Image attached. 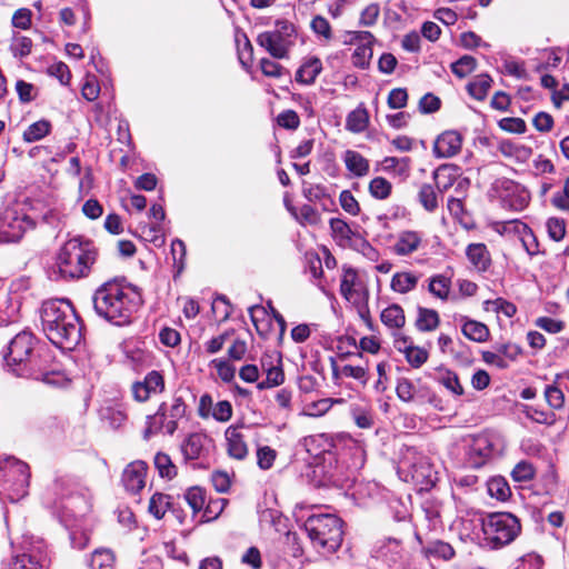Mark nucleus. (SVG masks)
<instances>
[{
  "mask_svg": "<svg viewBox=\"0 0 569 569\" xmlns=\"http://www.w3.org/2000/svg\"><path fill=\"white\" fill-rule=\"evenodd\" d=\"M92 303L99 317L121 327L131 322L133 313L142 305V297L133 286L112 280L94 291Z\"/></svg>",
  "mask_w": 569,
  "mask_h": 569,
  "instance_id": "nucleus-1",
  "label": "nucleus"
},
{
  "mask_svg": "<svg viewBox=\"0 0 569 569\" xmlns=\"http://www.w3.org/2000/svg\"><path fill=\"white\" fill-rule=\"evenodd\" d=\"M41 323L47 338L66 350L76 348L82 338L81 326L70 301L54 299L43 302Z\"/></svg>",
  "mask_w": 569,
  "mask_h": 569,
  "instance_id": "nucleus-2",
  "label": "nucleus"
},
{
  "mask_svg": "<svg viewBox=\"0 0 569 569\" xmlns=\"http://www.w3.org/2000/svg\"><path fill=\"white\" fill-rule=\"evenodd\" d=\"M97 256V249L90 240L81 237L69 239L59 250L56 260L57 270L53 272L62 279L87 277Z\"/></svg>",
  "mask_w": 569,
  "mask_h": 569,
  "instance_id": "nucleus-3",
  "label": "nucleus"
},
{
  "mask_svg": "<svg viewBox=\"0 0 569 569\" xmlns=\"http://www.w3.org/2000/svg\"><path fill=\"white\" fill-rule=\"evenodd\" d=\"M312 546L322 553L335 552L342 542V520L331 513H315L303 523Z\"/></svg>",
  "mask_w": 569,
  "mask_h": 569,
  "instance_id": "nucleus-4",
  "label": "nucleus"
},
{
  "mask_svg": "<svg viewBox=\"0 0 569 569\" xmlns=\"http://www.w3.org/2000/svg\"><path fill=\"white\" fill-rule=\"evenodd\" d=\"M481 545L498 550L510 545L521 532L520 520L510 512H492L481 518Z\"/></svg>",
  "mask_w": 569,
  "mask_h": 569,
  "instance_id": "nucleus-5",
  "label": "nucleus"
},
{
  "mask_svg": "<svg viewBox=\"0 0 569 569\" xmlns=\"http://www.w3.org/2000/svg\"><path fill=\"white\" fill-rule=\"evenodd\" d=\"M34 345L36 339L28 331H21L11 339L3 359L16 376H39V368L28 362L34 355Z\"/></svg>",
  "mask_w": 569,
  "mask_h": 569,
  "instance_id": "nucleus-6",
  "label": "nucleus"
},
{
  "mask_svg": "<svg viewBox=\"0 0 569 569\" xmlns=\"http://www.w3.org/2000/svg\"><path fill=\"white\" fill-rule=\"evenodd\" d=\"M295 27L286 20H277L274 29L257 36L256 42L273 59H286L293 46Z\"/></svg>",
  "mask_w": 569,
  "mask_h": 569,
  "instance_id": "nucleus-7",
  "label": "nucleus"
},
{
  "mask_svg": "<svg viewBox=\"0 0 569 569\" xmlns=\"http://www.w3.org/2000/svg\"><path fill=\"white\" fill-rule=\"evenodd\" d=\"M187 405L181 397H174L170 403L162 402L153 416L148 417V427L144 437L151 433L164 431L173 435L178 429V422L184 417Z\"/></svg>",
  "mask_w": 569,
  "mask_h": 569,
  "instance_id": "nucleus-8",
  "label": "nucleus"
},
{
  "mask_svg": "<svg viewBox=\"0 0 569 569\" xmlns=\"http://www.w3.org/2000/svg\"><path fill=\"white\" fill-rule=\"evenodd\" d=\"M33 228L30 218L17 207H7L0 211V242H14Z\"/></svg>",
  "mask_w": 569,
  "mask_h": 569,
  "instance_id": "nucleus-9",
  "label": "nucleus"
},
{
  "mask_svg": "<svg viewBox=\"0 0 569 569\" xmlns=\"http://www.w3.org/2000/svg\"><path fill=\"white\" fill-rule=\"evenodd\" d=\"M358 280L357 271L351 267H343V276L340 283V293L345 297L346 300L353 302L355 305H359V312L361 317H365V312L368 311L367 298L368 290L363 289V303L360 305V291L356 288Z\"/></svg>",
  "mask_w": 569,
  "mask_h": 569,
  "instance_id": "nucleus-10",
  "label": "nucleus"
},
{
  "mask_svg": "<svg viewBox=\"0 0 569 569\" xmlns=\"http://www.w3.org/2000/svg\"><path fill=\"white\" fill-rule=\"evenodd\" d=\"M146 475V462L138 460L129 463L122 472V483L126 490L131 493L139 492L144 487Z\"/></svg>",
  "mask_w": 569,
  "mask_h": 569,
  "instance_id": "nucleus-11",
  "label": "nucleus"
},
{
  "mask_svg": "<svg viewBox=\"0 0 569 569\" xmlns=\"http://www.w3.org/2000/svg\"><path fill=\"white\" fill-rule=\"evenodd\" d=\"M211 439L202 432L189 435L181 445V451L187 460L203 458L208 451Z\"/></svg>",
  "mask_w": 569,
  "mask_h": 569,
  "instance_id": "nucleus-12",
  "label": "nucleus"
},
{
  "mask_svg": "<svg viewBox=\"0 0 569 569\" xmlns=\"http://www.w3.org/2000/svg\"><path fill=\"white\" fill-rule=\"evenodd\" d=\"M461 144L462 139L457 131H445L435 141L433 153L437 158H451L460 151Z\"/></svg>",
  "mask_w": 569,
  "mask_h": 569,
  "instance_id": "nucleus-13",
  "label": "nucleus"
},
{
  "mask_svg": "<svg viewBox=\"0 0 569 569\" xmlns=\"http://www.w3.org/2000/svg\"><path fill=\"white\" fill-rule=\"evenodd\" d=\"M228 455L237 460H243L249 452L244 435L238 426H229L224 432Z\"/></svg>",
  "mask_w": 569,
  "mask_h": 569,
  "instance_id": "nucleus-14",
  "label": "nucleus"
},
{
  "mask_svg": "<svg viewBox=\"0 0 569 569\" xmlns=\"http://www.w3.org/2000/svg\"><path fill=\"white\" fill-rule=\"evenodd\" d=\"M502 188L506 191V194L502 197L505 206L516 211L523 210L528 206L529 196L525 190H520V187L513 181H502Z\"/></svg>",
  "mask_w": 569,
  "mask_h": 569,
  "instance_id": "nucleus-15",
  "label": "nucleus"
},
{
  "mask_svg": "<svg viewBox=\"0 0 569 569\" xmlns=\"http://www.w3.org/2000/svg\"><path fill=\"white\" fill-rule=\"evenodd\" d=\"M261 367L266 371V380L258 382L259 390L270 389L278 387L284 381V372L281 367V359H278V365H272L271 358H262Z\"/></svg>",
  "mask_w": 569,
  "mask_h": 569,
  "instance_id": "nucleus-16",
  "label": "nucleus"
},
{
  "mask_svg": "<svg viewBox=\"0 0 569 569\" xmlns=\"http://www.w3.org/2000/svg\"><path fill=\"white\" fill-rule=\"evenodd\" d=\"M492 445L486 437L475 439L468 451V463L472 468L482 467L491 457Z\"/></svg>",
  "mask_w": 569,
  "mask_h": 569,
  "instance_id": "nucleus-17",
  "label": "nucleus"
},
{
  "mask_svg": "<svg viewBox=\"0 0 569 569\" xmlns=\"http://www.w3.org/2000/svg\"><path fill=\"white\" fill-rule=\"evenodd\" d=\"M421 242L422 237L419 232L412 230L401 231L392 246V251L398 256H408L417 251Z\"/></svg>",
  "mask_w": 569,
  "mask_h": 569,
  "instance_id": "nucleus-18",
  "label": "nucleus"
},
{
  "mask_svg": "<svg viewBox=\"0 0 569 569\" xmlns=\"http://www.w3.org/2000/svg\"><path fill=\"white\" fill-rule=\"evenodd\" d=\"M321 71V60L317 57L308 58L297 70L296 81L302 84H312Z\"/></svg>",
  "mask_w": 569,
  "mask_h": 569,
  "instance_id": "nucleus-19",
  "label": "nucleus"
},
{
  "mask_svg": "<svg viewBox=\"0 0 569 569\" xmlns=\"http://www.w3.org/2000/svg\"><path fill=\"white\" fill-rule=\"evenodd\" d=\"M49 358L50 357L47 352H44V353H40L39 351L34 352V355L28 360V362L30 365L33 363L36 367L39 368V372H38L39 376H21V377L40 380L48 385L56 383L57 382V380L54 379V377L57 376L56 371L49 370V368L46 365L48 362Z\"/></svg>",
  "mask_w": 569,
  "mask_h": 569,
  "instance_id": "nucleus-20",
  "label": "nucleus"
},
{
  "mask_svg": "<svg viewBox=\"0 0 569 569\" xmlns=\"http://www.w3.org/2000/svg\"><path fill=\"white\" fill-rule=\"evenodd\" d=\"M469 261L480 271H486L490 266V254L483 243H471L466 250Z\"/></svg>",
  "mask_w": 569,
  "mask_h": 569,
  "instance_id": "nucleus-21",
  "label": "nucleus"
},
{
  "mask_svg": "<svg viewBox=\"0 0 569 569\" xmlns=\"http://www.w3.org/2000/svg\"><path fill=\"white\" fill-rule=\"evenodd\" d=\"M331 365L332 376L335 379H339L340 377L353 378L360 381L362 385H366L368 381L367 367L346 365L340 368L337 366L335 359H331Z\"/></svg>",
  "mask_w": 569,
  "mask_h": 569,
  "instance_id": "nucleus-22",
  "label": "nucleus"
},
{
  "mask_svg": "<svg viewBox=\"0 0 569 569\" xmlns=\"http://www.w3.org/2000/svg\"><path fill=\"white\" fill-rule=\"evenodd\" d=\"M421 551L426 558L433 557L445 561L451 560L456 555L452 546L442 540L430 541L422 547Z\"/></svg>",
  "mask_w": 569,
  "mask_h": 569,
  "instance_id": "nucleus-23",
  "label": "nucleus"
},
{
  "mask_svg": "<svg viewBox=\"0 0 569 569\" xmlns=\"http://www.w3.org/2000/svg\"><path fill=\"white\" fill-rule=\"evenodd\" d=\"M417 312L418 315L415 325L419 331L429 332L438 328L440 318L436 310L418 307Z\"/></svg>",
  "mask_w": 569,
  "mask_h": 569,
  "instance_id": "nucleus-24",
  "label": "nucleus"
},
{
  "mask_svg": "<svg viewBox=\"0 0 569 569\" xmlns=\"http://www.w3.org/2000/svg\"><path fill=\"white\" fill-rule=\"evenodd\" d=\"M347 169L357 177H363L369 172V161L359 152L347 150L343 156Z\"/></svg>",
  "mask_w": 569,
  "mask_h": 569,
  "instance_id": "nucleus-25",
  "label": "nucleus"
},
{
  "mask_svg": "<svg viewBox=\"0 0 569 569\" xmlns=\"http://www.w3.org/2000/svg\"><path fill=\"white\" fill-rule=\"evenodd\" d=\"M419 281V277L412 272H397L392 276L390 288L399 293H408L413 290Z\"/></svg>",
  "mask_w": 569,
  "mask_h": 569,
  "instance_id": "nucleus-26",
  "label": "nucleus"
},
{
  "mask_svg": "<svg viewBox=\"0 0 569 569\" xmlns=\"http://www.w3.org/2000/svg\"><path fill=\"white\" fill-rule=\"evenodd\" d=\"M48 559L41 553H22L14 558L13 569H46Z\"/></svg>",
  "mask_w": 569,
  "mask_h": 569,
  "instance_id": "nucleus-27",
  "label": "nucleus"
},
{
  "mask_svg": "<svg viewBox=\"0 0 569 569\" xmlns=\"http://www.w3.org/2000/svg\"><path fill=\"white\" fill-rule=\"evenodd\" d=\"M417 200L428 212H435L438 208V192L435 186L422 183L417 193Z\"/></svg>",
  "mask_w": 569,
  "mask_h": 569,
  "instance_id": "nucleus-28",
  "label": "nucleus"
},
{
  "mask_svg": "<svg viewBox=\"0 0 569 569\" xmlns=\"http://www.w3.org/2000/svg\"><path fill=\"white\" fill-rule=\"evenodd\" d=\"M492 79L487 73L478 74L467 86L468 93L477 100H483L491 87Z\"/></svg>",
  "mask_w": 569,
  "mask_h": 569,
  "instance_id": "nucleus-29",
  "label": "nucleus"
},
{
  "mask_svg": "<svg viewBox=\"0 0 569 569\" xmlns=\"http://www.w3.org/2000/svg\"><path fill=\"white\" fill-rule=\"evenodd\" d=\"M380 318L383 325L393 329L402 328L406 322L403 309L396 303L383 309Z\"/></svg>",
  "mask_w": 569,
  "mask_h": 569,
  "instance_id": "nucleus-30",
  "label": "nucleus"
},
{
  "mask_svg": "<svg viewBox=\"0 0 569 569\" xmlns=\"http://www.w3.org/2000/svg\"><path fill=\"white\" fill-rule=\"evenodd\" d=\"M368 123V111L365 108H357L348 114L346 128L351 132L360 133L367 129Z\"/></svg>",
  "mask_w": 569,
  "mask_h": 569,
  "instance_id": "nucleus-31",
  "label": "nucleus"
},
{
  "mask_svg": "<svg viewBox=\"0 0 569 569\" xmlns=\"http://www.w3.org/2000/svg\"><path fill=\"white\" fill-rule=\"evenodd\" d=\"M171 496L156 492L149 501V512L157 519L164 517L166 512L172 507Z\"/></svg>",
  "mask_w": 569,
  "mask_h": 569,
  "instance_id": "nucleus-32",
  "label": "nucleus"
},
{
  "mask_svg": "<svg viewBox=\"0 0 569 569\" xmlns=\"http://www.w3.org/2000/svg\"><path fill=\"white\" fill-rule=\"evenodd\" d=\"M462 333L470 340L485 342L489 337V329L482 322L467 320L462 325Z\"/></svg>",
  "mask_w": 569,
  "mask_h": 569,
  "instance_id": "nucleus-33",
  "label": "nucleus"
},
{
  "mask_svg": "<svg viewBox=\"0 0 569 569\" xmlns=\"http://www.w3.org/2000/svg\"><path fill=\"white\" fill-rule=\"evenodd\" d=\"M153 463L161 478L171 480L177 476V466L172 462L169 455L164 452H158L154 456Z\"/></svg>",
  "mask_w": 569,
  "mask_h": 569,
  "instance_id": "nucleus-34",
  "label": "nucleus"
},
{
  "mask_svg": "<svg viewBox=\"0 0 569 569\" xmlns=\"http://www.w3.org/2000/svg\"><path fill=\"white\" fill-rule=\"evenodd\" d=\"M51 131V123L48 120H39L31 123L23 132L26 142H36L48 136Z\"/></svg>",
  "mask_w": 569,
  "mask_h": 569,
  "instance_id": "nucleus-35",
  "label": "nucleus"
},
{
  "mask_svg": "<svg viewBox=\"0 0 569 569\" xmlns=\"http://www.w3.org/2000/svg\"><path fill=\"white\" fill-rule=\"evenodd\" d=\"M488 493L500 501H506L510 495L511 490L503 477H493L487 482Z\"/></svg>",
  "mask_w": 569,
  "mask_h": 569,
  "instance_id": "nucleus-36",
  "label": "nucleus"
},
{
  "mask_svg": "<svg viewBox=\"0 0 569 569\" xmlns=\"http://www.w3.org/2000/svg\"><path fill=\"white\" fill-rule=\"evenodd\" d=\"M428 291L435 297L446 300L450 291V280L442 274L433 276L429 279Z\"/></svg>",
  "mask_w": 569,
  "mask_h": 569,
  "instance_id": "nucleus-37",
  "label": "nucleus"
},
{
  "mask_svg": "<svg viewBox=\"0 0 569 569\" xmlns=\"http://www.w3.org/2000/svg\"><path fill=\"white\" fill-rule=\"evenodd\" d=\"M116 557L110 549H97L90 561L91 569H113Z\"/></svg>",
  "mask_w": 569,
  "mask_h": 569,
  "instance_id": "nucleus-38",
  "label": "nucleus"
},
{
  "mask_svg": "<svg viewBox=\"0 0 569 569\" xmlns=\"http://www.w3.org/2000/svg\"><path fill=\"white\" fill-rule=\"evenodd\" d=\"M396 393L403 402H412L416 400L418 389L408 378H399L396 386Z\"/></svg>",
  "mask_w": 569,
  "mask_h": 569,
  "instance_id": "nucleus-39",
  "label": "nucleus"
},
{
  "mask_svg": "<svg viewBox=\"0 0 569 569\" xmlns=\"http://www.w3.org/2000/svg\"><path fill=\"white\" fill-rule=\"evenodd\" d=\"M519 233L522 247L526 250V252L530 257L539 254V242L533 231L527 224H522V230L519 231Z\"/></svg>",
  "mask_w": 569,
  "mask_h": 569,
  "instance_id": "nucleus-40",
  "label": "nucleus"
},
{
  "mask_svg": "<svg viewBox=\"0 0 569 569\" xmlns=\"http://www.w3.org/2000/svg\"><path fill=\"white\" fill-rule=\"evenodd\" d=\"M523 413L528 419H531L535 422L551 426L556 421L555 413L550 411H545L533 406H525Z\"/></svg>",
  "mask_w": 569,
  "mask_h": 569,
  "instance_id": "nucleus-41",
  "label": "nucleus"
},
{
  "mask_svg": "<svg viewBox=\"0 0 569 569\" xmlns=\"http://www.w3.org/2000/svg\"><path fill=\"white\" fill-rule=\"evenodd\" d=\"M477 67V61L471 56H462L460 59L451 63V71L458 78H465L470 74Z\"/></svg>",
  "mask_w": 569,
  "mask_h": 569,
  "instance_id": "nucleus-42",
  "label": "nucleus"
},
{
  "mask_svg": "<svg viewBox=\"0 0 569 569\" xmlns=\"http://www.w3.org/2000/svg\"><path fill=\"white\" fill-rule=\"evenodd\" d=\"M183 499L192 509L193 513H197L203 509L206 502L204 491L199 487L189 488L183 495Z\"/></svg>",
  "mask_w": 569,
  "mask_h": 569,
  "instance_id": "nucleus-43",
  "label": "nucleus"
},
{
  "mask_svg": "<svg viewBox=\"0 0 569 569\" xmlns=\"http://www.w3.org/2000/svg\"><path fill=\"white\" fill-rule=\"evenodd\" d=\"M391 183L382 178V177H377L375 179H372L369 183V192L370 194L376 198V199H386L390 196L391 193Z\"/></svg>",
  "mask_w": 569,
  "mask_h": 569,
  "instance_id": "nucleus-44",
  "label": "nucleus"
},
{
  "mask_svg": "<svg viewBox=\"0 0 569 569\" xmlns=\"http://www.w3.org/2000/svg\"><path fill=\"white\" fill-rule=\"evenodd\" d=\"M439 382L455 396H462L465 393L457 373L451 370H446L441 373Z\"/></svg>",
  "mask_w": 569,
  "mask_h": 569,
  "instance_id": "nucleus-45",
  "label": "nucleus"
},
{
  "mask_svg": "<svg viewBox=\"0 0 569 569\" xmlns=\"http://www.w3.org/2000/svg\"><path fill=\"white\" fill-rule=\"evenodd\" d=\"M536 473L535 467L528 461L518 462L511 471L513 481L527 482L533 479Z\"/></svg>",
  "mask_w": 569,
  "mask_h": 569,
  "instance_id": "nucleus-46",
  "label": "nucleus"
},
{
  "mask_svg": "<svg viewBox=\"0 0 569 569\" xmlns=\"http://www.w3.org/2000/svg\"><path fill=\"white\" fill-rule=\"evenodd\" d=\"M241 37L243 38V46L240 47V39L237 36L236 41L238 43V58L240 63L244 68H249L253 61V47L247 37L246 33H242Z\"/></svg>",
  "mask_w": 569,
  "mask_h": 569,
  "instance_id": "nucleus-47",
  "label": "nucleus"
},
{
  "mask_svg": "<svg viewBox=\"0 0 569 569\" xmlns=\"http://www.w3.org/2000/svg\"><path fill=\"white\" fill-rule=\"evenodd\" d=\"M226 505H227V500L223 498L210 500L203 510L201 521L209 522V521L217 519L220 516V513L223 511Z\"/></svg>",
  "mask_w": 569,
  "mask_h": 569,
  "instance_id": "nucleus-48",
  "label": "nucleus"
},
{
  "mask_svg": "<svg viewBox=\"0 0 569 569\" xmlns=\"http://www.w3.org/2000/svg\"><path fill=\"white\" fill-rule=\"evenodd\" d=\"M371 57V44H360L356 48L352 54V63L358 68L366 69L370 63Z\"/></svg>",
  "mask_w": 569,
  "mask_h": 569,
  "instance_id": "nucleus-49",
  "label": "nucleus"
},
{
  "mask_svg": "<svg viewBox=\"0 0 569 569\" xmlns=\"http://www.w3.org/2000/svg\"><path fill=\"white\" fill-rule=\"evenodd\" d=\"M545 398L552 409H561L565 405L563 392L555 385L547 386L545 389Z\"/></svg>",
  "mask_w": 569,
  "mask_h": 569,
  "instance_id": "nucleus-50",
  "label": "nucleus"
},
{
  "mask_svg": "<svg viewBox=\"0 0 569 569\" xmlns=\"http://www.w3.org/2000/svg\"><path fill=\"white\" fill-rule=\"evenodd\" d=\"M329 226L332 234L341 240H350L353 234L350 226L340 218H331Z\"/></svg>",
  "mask_w": 569,
  "mask_h": 569,
  "instance_id": "nucleus-51",
  "label": "nucleus"
},
{
  "mask_svg": "<svg viewBox=\"0 0 569 569\" xmlns=\"http://www.w3.org/2000/svg\"><path fill=\"white\" fill-rule=\"evenodd\" d=\"M276 450L269 446L259 447L257 450V463L262 470L270 469L276 460Z\"/></svg>",
  "mask_w": 569,
  "mask_h": 569,
  "instance_id": "nucleus-52",
  "label": "nucleus"
},
{
  "mask_svg": "<svg viewBox=\"0 0 569 569\" xmlns=\"http://www.w3.org/2000/svg\"><path fill=\"white\" fill-rule=\"evenodd\" d=\"M211 365L217 369L219 378L223 382H231L234 379L236 368L224 359H213Z\"/></svg>",
  "mask_w": 569,
  "mask_h": 569,
  "instance_id": "nucleus-53",
  "label": "nucleus"
},
{
  "mask_svg": "<svg viewBox=\"0 0 569 569\" xmlns=\"http://www.w3.org/2000/svg\"><path fill=\"white\" fill-rule=\"evenodd\" d=\"M547 231L548 236L553 241H560L563 239L566 234V222L560 218H549L547 220Z\"/></svg>",
  "mask_w": 569,
  "mask_h": 569,
  "instance_id": "nucleus-54",
  "label": "nucleus"
},
{
  "mask_svg": "<svg viewBox=\"0 0 569 569\" xmlns=\"http://www.w3.org/2000/svg\"><path fill=\"white\" fill-rule=\"evenodd\" d=\"M405 357L411 367L420 368L423 363L427 362L429 353L426 349L413 346L409 349Z\"/></svg>",
  "mask_w": 569,
  "mask_h": 569,
  "instance_id": "nucleus-55",
  "label": "nucleus"
},
{
  "mask_svg": "<svg viewBox=\"0 0 569 569\" xmlns=\"http://www.w3.org/2000/svg\"><path fill=\"white\" fill-rule=\"evenodd\" d=\"M302 194L308 201L316 202L323 199L327 196V191L326 188L321 184H312L303 181Z\"/></svg>",
  "mask_w": 569,
  "mask_h": 569,
  "instance_id": "nucleus-56",
  "label": "nucleus"
},
{
  "mask_svg": "<svg viewBox=\"0 0 569 569\" xmlns=\"http://www.w3.org/2000/svg\"><path fill=\"white\" fill-rule=\"evenodd\" d=\"M339 202L341 208L351 216H357L360 212V206L349 190L341 191Z\"/></svg>",
  "mask_w": 569,
  "mask_h": 569,
  "instance_id": "nucleus-57",
  "label": "nucleus"
},
{
  "mask_svg": "<svg viewBox=\"0 0 569 569\" xmlns=\"http://www.w3.org/2000/svg\"><path fill=\"white\" fill-rule=\"evenodd\" d=\"M232 406L228 400L218 401L214 407L211 417L219 422H227L232 417Z\"/></svg>",
  "mask_w": 569,
  "mask_h": 569,
  "instance_id": "nucleus-58",
  "label": "nucleus"
},
{
  "mask_svg": "<svg viewBox=\"0 0 569 569\" xmlns=\"http://www.w3.org/2000/svg\"><path fill=\"white\" fill-rule=\"evenodd\" d=\"M277 122L280 127L289 130H296L300 126L299 116L293 110H286L279 113Z\"/></svg>",
  "mask_w": 569,
  "mask_h": 569,
  "instance_id": "nucleus-59",
  "label": "nucleus"
},
{
  "mask_svg": "<svg viewBox=\"0 0 569 569\" xmlns=\"http://www.w3.org/2000/svg\"><path fill=\"white\" fill-rule=\"evenodd\" d=\"M260 69L266 77L270 78H280L284 73V68L281 64L268 58L260 60Z\"/></svg>",
  "mask_w": 569,
  "mask_h": 569,
  "instance_id": "nucleus-60",
  "label": "nucleus"
},
{
  "mask_svg": "<svg viewBox=\"0 0 569 569\" xmlns=\"http://www.w3.org/2000/svg\"><path fill=\"white\" fill-rule=\"evenodd\" d=\"M407 101H408V93H407V90L403 88L392 89L389 92L388 100H387L388 106L391 109H401V108L406 107Z\"/></svg>",
  "mask_w": 569,
  "mask_h": 569,
  "instance_id": "nucleus-61",
  "label": "nucleus"
},
{
  "mask_svg": "<svg viewBox=\"0 0 569 569\" xmlns=\"http://www.w3.org/2000/svg\"><path fill=\"white\" fill-rule=\"evenodd\" d=\"M487 306H492V309L498 313H503L506 317L511 318L516 315L517 308L512 302L502 298L486 301Z\"/></svg>",
  "mask_w": 569,
  "mask_h": 569,
  "instance_id": "nucleus-62",
  "label": "nucleus"
},
{
  "mask_svg": "<svg viewBox=\"0 0 569 569\" xmlns=\"http://www.w3.org/2000/svg\"><path fill=\"white\" fill-rule=\"evenodd\" d=\"M12 51L14 56H19L21 58L30 54L32 49V41L28 37H16L12 42Z\"/></svg>",
  "mask_w": 569,
  "mask_h": 569,
  "instance_id": "nucleus-63",
  "label": "nucleus"
},
{
  "mask_svg": "<svg viewBox=\"0 0 569 569\" xmlns=\"http://www.w3.org/2000/svg\"><path fill=\"white\" fill-rule=\"evenodd\" d=\"M142 381L153 391V393H160L164 389V379L159 371H150Z\"/></svg>",
  "mask_w": 569,
  "mask_h": 569,
  "instance_id": "nucleus-64",
  "label": "nucleus"
}]
</instances>
